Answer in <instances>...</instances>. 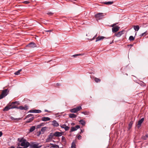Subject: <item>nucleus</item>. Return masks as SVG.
Masks as SVG:
<instances>
[{
	"label": "nucleus",
	"mask_w": 148,
	"mask_h": 148,
	"mask_svg": "<svg viewBox=\"0 0 148 148\" xmlns=\"http://www.w3.org/2000/svg\"><path fill=\"white\" fill-rule=\"evenodd\" d=\"M60 84H59V83H57V84H56V85H57V86H60Z\"/></svg>",
	"instance_id": "13d9d810"
},
{
	"label": "nucleus",
	"mask_w": 148,
	"mask_h": 148,
	"mask_svg": "<svg viewBox=\"0 0 148 148\" xmlns=\"http://www.w3.org/2000/svg\"><path fill=\"white\" fill-rule=\"evenodd\" d=\"M41 127V125L40 124L37 125L36 126V128L37 129L40 128Z\"/></svg>",
	"instance_id": "a18cd8bd"
},
{
	"label": "nucleus",
	"mask_w": 148,
	"mask_h": 148,
	"mask_svg": "<svg viewBox=\"0 0 148 148\" xmlns=\"http://www.w3.org/2000/svg\"><path fill=\"white\" fill-rule=\"evenodd\" d=\"M45 112H49V111L47 110H45Z\"/></svg>",
	"instance_id": "bf43d9fd"
},
{
	"label": "nucleus",
	"mask_w": 148,
	"mask_h": 148,
	"mask_svg": "<svg viewBox=\"0 0 148 148\" xmlns=\"http://www.w3.org/2000/svg\"><path fill=\"white\" fill-rule=\"evenodd\" d=\"M84 129H83V130L82 129V130H81V132H80V133H82L84 132Z\"/></svg>",
	"instance_id": "603ef678"
},
{
	"label": "nucleus",
	"mask_w": 148,
	"mask_h": 148,
	"mask_svg": "<svg viewBox=\"0 0 148 148\" xmlns=\"http://www.w3.org/2000/svg\"><path fill=\"white\" fill-rule=\"evenodd\" d=\"M62 142H64L65 143H66V138L64 137L63 136H62Z\"/></svg>",
	"instance_id": "bb28decb"
},
{
	"label": "nucleus",
	"mask_w": 148,
	"mask_h": 148,
	"mask_svg": "<svg viewBox=\"0 0 148 148\" xmlns=\"http://www.w3.org/2000/svg\"><path fill=\"white\" fill-rule=\"evenodd\" d=\"M41 147V146H38V147H39V148H40Z\"/></svg>",
	"instance_id": "e2e57ef3"
},
{
	"label": "nucleus",
	"mask_w": 148,
	"mask_h": 148,
	"mask_svg": "<svg viewBox=\"0 0 148 148\" xmlns=\"http://www.w3.org/2000/svg\"><path fill=\"white\" fill-rule=\"evenodd\" d=\"M47 129V127H43L42 128L41 130V131L42 132V134H43L44 133V132Z\"/></svg>",
	"instance_id": "b1692460"
},
{
	"label": "nucleus",
	"mask_w": 148,
	"mask_h": 148,
	"mask_svg": "<svg viewBox=\"0 0 148 148\" xmlns=\"http://www.w3.org/2000/svg\"><path fill=\"white\" fill-rule=\"evenodd\" d=\"M115 25V24H113L112 25V32H116L118 31L120 28V27L118 26L117 25L115 26L114 27L113 26Z\"/></svg>",
	"instance_id": "39448f33"
},
{
	"label": "nucleus",
	"mask_w": 148,
	"mask_h": 148,
	"mask_svg": "<svg viewBox=\"0 0 148 148\" xmlns=\"http://www.w3.org/2000/svg\"><path fill=\"white\" fill-rule=\"evenodd\" d=\"M36 127L35 126H32L29 129V131L30 132H33L35 129Z\"/></svg>",
	"instance_id": "4be33fe9"
},
{
	"label": "nucleus",
	"mask_w": 148,
	"mask_h": 148,
	"mask_svg": "<svg viewBox=\"0 0 148 148\" xmlns=\"http://www.w3.org/2000/svg\"><path fill=\"white\" fill-rule=\"evenodd\" d=\"M95 81L96 83L100 82L101 81V80L95 77Z\"/></svg>",
	"instance_id": "2f4dec72"
},
{
	"label": "nucleus",
	"mask_w": 148,
	"mask_h": 148,
	"mask_svg": "<svg viewBox=\"0 0 148 148\" xmlns=\"http://www.w3.org/2000/svg\"><path fill=\"white\" fill-rule=\"evenodd\" d=\"M60 126L62 128H64V127H65L66 126V125L65 124H64L60 125Z\"/></svg>",
	"instance_id": "ea45409f"
},
{
	"label": "nucleus",
	"mask_w": 148,
	"mask_h": 148,
	"mask_svg": "<svg viewBox=\"0 0 148 148\" xmlns=\"http://www.w3.org/2000/svg\"><path fill=\"white\" fill-rule=\"evenodd\" d=\"M124 31V30H123L122 31L118 32L117 34H115L114 35L117 37H119L123 34V32Z\"/></svg>",
	"instance_id": "9d476101"
},
{
	"label": "nucleus",
	"mask_w": 148,
	"mask_h": 148,
	"mask_svg": "<svg viewBox=\"0 0 148 148\" xmlns=\"http://www.w3.org/2000/svg\"><path fill=\"white\" fill-rule=\"evenodd\" d=\"M51 31H52V30H49L46 31L45 32H51Z\"/></svg>",
	"instance_id": "5fc2aeb1"
},
{
	"label": "nucleus",
	"mask_w": 148,
	"mask_h": 148,
	"mask_svg": "<svg viewBox=\"0 0 148 148\" xmlns=\"http://www.w3.org/2000/svg\"><path fill=\"white\" fill-rule=\"evenodd\" d=\"M34 117H32V118H30L28 120L26 121L25 123H30L34 119Z\"/></svg>",
	"instance_id": "f3484780"
},
{
	"label": "nucleus",
	"mask_w": 148,
	"mask_h": 148,
	"mask_svg": "<svg viewBox=\"0 0 148 148\" xmlns=\"http://www.w3.org/2000/svg\"><path fill=\"white\" fill-rule=\"evenodd\" d=\"M10 105H11L10 107V109H13V108H18V107L14 105H12V104Z\"/></svg>",
	"instance_id": "72a5a7b5"
},
{
	"label": "nucleus",
	"mask_w": 148,
	"mask_h": 148,
	"mask_svg": "<svg viewBox=\"0 0 148 148\" xmlns=\"http://www.w3.org/2000/svg\"><path fill=\"white\" fill-rule=\"evenodd\" d=\"M9 148H15V147L13 146H11L10 147H9Z\"/></svg>",
	"instance_id": "4d7b16f0"
},
{
	"label": "nucleus",
	"mask_w": 148,
	"mask_h": 148,
	"mask_svg": "<svg viewBox=\"0 0 148 148\" xmlns=\"http://www.w3.org/2000/svg\"><path fill=\"white\" fill-rule=\"evenodd\" d=\"M84 53L76 54H75V55H73V56L74 57H75L77 56H82V55H84Z\"/></svg>",
	"instance_id": "e433bc0d"
},
{
	"label": "nucleus",
	"mask_w": 148,
	"mask_h": 148,
	"mask_svg": "<svg viewBox=\"0 0 148 148\" xmlns=\"http://www.w3.org/2000/svg\"><path fill=\"white\" fill-rule=\"evenodd\" d=\"M48 15L49 16H51L53 14V13H52L51 12H49L47 13Z\"/></svg>",
	"instance_id": "a19ab883"
},
{
	"label": "nucleus",
	"mask_w": 148,
	"mask_h": 148,
	"mask_svg": "<svg viewBox=\"0 0 148 148\" xmlns=\"http://www.w3.org/2000/svg\"><path fill=\"white\" fill-rule=\"evenodd\" d=\"M105 38V37H103V36H99L98 37H97L96 38V40L95 41V42H97L98 41L101 40Z\"/></svg>",
	"instance_id": "2eb2a0df"
},
{
	"label": "nucleus",
	"mask_w": 148,
	"mask_h": 148,
	"mask_svg": "<svg viewBox=\"0 0 148 148\" xmlns=\"http://www.w3.org/2000/svg\"><path fill=\"white\" fill-rule=\"evenodd\" d=\"M147 31H146L144 33H142L140 35V36L141 37H142V36H143V35H144L145 34L147 33Z\"/></svg>",
	"instance_id": "37998d69"
},
{
	"label": "nucleus",
	"mask_w": 148,
	"mask_h": 148,
	"mask_svg": "<svg viewBox=\"0 0 148 148\" xmlns=\"http://www.w3.org/2000/svg\"><path fill=\"white\" fill-rule=\"evenodd\" d=\"M24 3H25L26 4H28V3H29V2L28 1H25L24 2Z\"/></svg>",
	"instance_id": "3c124183"
},
{
	"label": "nucleus",
	"mask_w": 148,
	"mask_h": 148,
	"mask_svg": "<svg viewBox=\"0 0 148 148\" xmlns=\"http://www.w3.org/2000/svg\"><path fill=\"white\" fill-rule=\"evenodd\" d=\"M51 61V60H50V61H49V62H50Z\"/></svg>",
	"instance_id": "69168bd1"
},
{
	"label": "nucleus",
	"mask_w": 148,
	"mask_h": 148,
	"mask_svg": "<svg viewBox=\"0 0 148 148\" xmlns=\"http://www.w3.org/2000/svg\"><path fill=\"white\" fill-rule=\"evenodd\" d=\"M69 127L66 126L65 127H64V129L66 131L69 130Z\"/></svg>",
	"instance_id": "4c0bfd02"
},
{
	"label": "nucleus",
	"mask_w": 148,
	"mask_h": 148,
	"mask_svg": "<svg viewBox=\"0 0 148 148\" xmlns=\"http://www.w3.org/2000/svg\"><path fill=\"white\" fill-rule=\"evenodd\" d=\"M40 125L41 126H43L44 125V124L43 123H42L40 124Z\"/></svg>",
	"instance_id": "09e8293b"
},
{
	"label": "nucleus",
	"mask_w": 148,
	"mask_h": 148,
	"mask_svg": "<svg viewBox=\"0 0 148 148\" xmlns=\"http://www.w3.org/2000/svg\"><path fill=\"white\" fill-rule=\"evenodd\" d=\"M148 138V134H146L145 136H142L141 138L143 140H146Z\"/></svg>",
	"instance_id": "5701e85b"
},
{
	"label": "nucleus",
	"mask_w": 148,
	"mask_h": 148,
	"mask_svg": "<svg viewBox=\"0 0 148 148\" xmlns=\"http://www.w3.org/2000/svg\"><path fill=\"white\" fill-rule=\"evenodd\" d=\"M82 113L84 114L85 115H89L90 114V113L89 112H82Z\"/></svg>",
	"instance_id": "c85d7f7f"
},
{
	"label": "nucleus",
	"mask_w": 148,
	"mask_h": 148,
	"mask_svg": "<svg viewBox=\"0 0 148 148\" xmlns=\"http://www.w3.org/2000/svg\"><path fill=\"white\" fill-rule=\"evenodd\" d=\"M42 121H46L50 120V118L48 117H44L42 118Z\"/></svg>",
	"instance_id": "ddd939ff"
},
{
	"label": "nucleus",
	"mask_w": 148,
	"mask_h": 148,
	"mask_svg": "<svg viewBox=\"0 0 148 148\" xmlns=\"http://www.w3.org/2000/svg\"><path fill=\"white\" fill-rule=\"evenodd\" d=\"M77 138L79 140H80L82 138V136L80 135H79L78 136Z\"/></svg>",
	"instance_id": "c03bdc74"
},
{
	"label": "nucleus",
	"mask_w": 148,
	"mask_h": 148,
	"mask_svg": "<svg viewBox=\"0 0 148 148\" xmlns=\"http://www.w3.org/2000/svg\"><path fill=\"white\" fill-rule=\"evenodd\" d=\"M77 116V115L74 114H71L69 115V117L70 118H75Z\"/></svg>",
	"instance_id": "6ab92c4d"
},
{
	"label": "nucleus",
	"mask_w": 148,
	"mask_h": 148,
	"mask_svg": "<svg viewBox=\"0 0 148 148\" xmlns=\"http://www.w3.org/2000/svg\"><path fill=\"white\" fill-rule=\"evenodd\" d=\"M18 141L21 143L20 145L21 146L24 147V148H27L28 147L30 144L26 140L23 138H18Z\"/></svg>",
	"instance_id": "f257e3e1"
},
{
	"label": "nucleus",
	"mask_w": 148,
	"mask_h": 148,
	"mask_svg": "<svg viewBox=\"0 0 148 148\" xmlns=\"http://www.w3.org/2000/svg\"><path fill=\"white\" fill-rule=\"evenodd\" d=\"M10 119L12 120H20V118H19V119H15L14 118H13V117L12 116H11L10 117Z\"/></svg>",
	"instance_id": "58836bf2"
},
{
	"label": "nucleus",
	"mask_w": 148,
	"mask_h": 148,
	"mask_svg": "<svg viewBox=\"0 0 148 148\" xmlns=\"http://www.w3.org/2000/svg\"><path fill=\"white\" fill-rule=\"evenodd\" d=\"M97 34H96L94 37L93 38H92V40H93L97 36Z\"/></svg>",
	"instance_id": "6e6d98bb"
},
{
	"label": "nucleus",
	"mask_w": 148,
	"mask_h": 148,
	"mask_svg": "<svg viewBox=\"0 0 148 148\" xmlns=\"http://www.w3.org/2000/svg\"><path fill=\"white\" fill-rule=\"evenodd\" d=\"M134 29L136 31H138L139 29V27L138 25H134L133 26Z\"/></svg>",
	"instance_id": "aec40b11"
},
{
	"label": "nucleus",
	"mask_w": 148,
	"mask_h": 148,
	"mask_svg": "<svg viewBox=\"0 0 148 148\" xmlns=\"http://www.w3.org/2000/svg\"><path fill=\"white\" fill-rule=\"evenodd\" d=\"M26 47L29 48H34L37 47V46L34 42H31L27 45Z\"/></svg>",
	"instance_id": "20e7f679"
},
{
	"label": "nucleus",
	"mask_w": 148,
	"mask_h": 148,
	"mask_svg": "<svg viewBox=\"0 0 148 148\" xmlns=\"http://www.w3.org/2000/svg\"><path fill=\"white\" fill-rule=\"evenodd\" d=\"M33 116H33V114H29L27 116H26V117L25 119L26 118H27Z\"/></svg>",
	"instance_id": "c9c22d12"
},
{
	"label": "nucleus",
	"mask_w": 148,
	"mask_h": 148,
	"mask_svg": "<svg viewBox=\"0 0 148 148\" xmlns=\"http://www.w3.org/2000/svg\"><path fill=\"white\" fill-rule=\"evenodd\" d=\"M82 109L81 106H79L75 108H73L70 110V111L73 113H75L79 110Z\"/></svg>",
	"instance_id": "7ed1b4c3"
},
{
	"label": "nucleus",
	"mask_w": 148,
	"mask_h": 148,
	"mask_svg": "<svg viewBox=\"0 0 148 148\" xmlns=\"http://www.w3.org/2000/svg\"><path fill=\"white\" fill-rule=\"evenodd\" d=\"M29 108L28 106L27 105H25L24 106H20L17 108V109H19L21 110H27Z\"/></svg>",
	"instance_id": "423d86ee"
},
{
	"label": "nucleus",
	"mask_w": 148,
	"mask_h": 148,
	"mask_svg": "<svg viewBox=\"0 0 148 148\" xmlns=\"http://www.w3.org/2000/svg\"><path fill=\"white\" fill-rule=\"evenodd\" d=\"M29 112L30 113H39L41 112V111L39 110H30Z\"/></svg>",
	"instance_id": "1a4fd4ad"
},
{
	"label": "nucleus",
	"mask_w": 148,
	"mask_h": 148,
	"mask_svg": "<svg viewBox=\"0 0 148 148\" xmlns=\"http://www.w3.org/2000/svg\"><path fill=\"white\" fill-rule=\"evenodd\" d=\"M113 3V1H105L104 2V3L106 5H109L112 4Z\"/></svg>",
	"instance_id": "a211bd4d"
},
{
	"label": "nucleus",
	"mask_w": 148,
	"mask_h": 148,
	"mask_svg": "<svg viewBox=\"0 0 148 148\" xmlns=\"http://www.w3.org/2000/svg\"><path fill=\"white\" fill-rule=\"evenodd\" d=\"M50 144L51 145H52L53 146L52 147H50V148H51L52 147L59 148V146L58 145H56V144L54 145L51 143Z\"/></svg>",
	"instance_id": "a878e982"
},
{
	"label": "nucleus",
	"mask_w": 148,
	"mask_h": 148,
	"mask_svg": "<svg viewBox=\"0 0 148 148\" xmlns=\"http://www.w3.org/2000/svg\"><path fill=\"white\" fill-rule=\"evenodd\" d=\"M71 147L72 148H76V145H75V143L74 141L72 142L71 144Z\"/></svg>",
	"instance_id": "393cba45"
},
{
	"label": "nucleus",
	"mask_w": 148,
	"mask_h": 148,
	"mask_svg": "<svg viewBox=\"0 0 148 148\" xmlns=\"http://www.w3.org/2000/svg\"><path fill=\"white\" fill-rule=\"evenodd\" d=\"M95 16L96 18H101L103 16V13H98L96 14Z\"/></svg>",
	"instance_id": "6e6552de"
},
{
	"label": "nucleus",
	"mask_w": 148,
	"mask_h": 148,
	"mask_svg": "<svg viewBox=\"0 0 148 148\" xmlns=\"http://www.w3.org/2000/svg\"><path fill=\"white\" fill-rule=\"evenodd\" d=\"M59 148H63V147H59Z\"/></svg>",
	"instance_id": "0e129e2a"
},
{
	"label": "nucleus",
	"mask_w": 148,
	"mask_h": 148,
	"mask_svg": "<svg viewBox=\"0 0 148 148\" xmlns=\"http://www.w3.org/2000/svg\"><path fill=\"white\" fill-rule=\"evenodd\" d=\"M144 121V118H143L138 121V123L137 124V127L138 128H139L140 127L141 124Z\"/></svg>",
	"instance_id": "0eeeda50"
},
{
	"label": "nucleus",
	"mask_w": 148,
	"mask_h": 148,
	"mask_svg": "<svg viewBox=\"0 0 148 148\" xmlns=\"http://www.w3.org/2000/svg\"><path fill=\"white\" fill-rule=\"evenodd\" d=\"M135 39L134 37L132 36H130L129 40L131 41L134 40Z\"/></svg>",
	"instance_id": "7c9ffc66"
},
{
	"label": "nucleus",
	"mask_w": 148,
	"mask_h": 148,
	"mask_svg": "<svg viewBox=\"0 0 148 148\" xmlns=\"http://www.w3.org/2000/svg\"><path fill=\"white\" fill-rule=\"evenodd\" d=\"M133 123V122L132 121H131L129 124V127L130 128H131Z\"/></svg>",
	"instance_id": "473e14b6"
},
{
	"label": "nucleus",
	"mask_w": 148,
	"mask_h": 148,
	"mask_svg": "<svg viewBox=\"0 0 148 148\" xmlns=\"http://www.w3.org/2000/svg\"><path fill=\"white\" fill-rule=\"evenodd\" d=\"M9 92V90L7 89L2 90V93L0 95V99L5 97L8 94Z\"/></svg>",
	"instance_id": "f03ea898"
},
{
	"label": "nucleus",
	"mask_w": 148,
	"mask_h": 148,
	"mask_svg": "<svg viewBox=\"0 0 148 148\" xmlns=\"http://www.w3.org/2000/svg\"><path fill=\"white\" fill-rule=\"evenodd\" d=\"M38 144H34L32 146L31 148H39L38 147Z\"/></svg>",
	"instance_id": "c756f323"
},
{
	"label": "nucleus",
	"mask_w": 148,
	"mask_h": 148,
	"mask_svg": "<svg viewBox=\"0 0 148 148\" xmlns=\"http://www.w3.org/2000/svg\"><path fill=\"white\" fill-rule=\"evenodd\" d=\"M54 135L56 137H60L61 136L62 134V132H55L54 133Z\"/></svg>",
	"instance_id": "9b49d317"
},
{
	"label": "nucleus",
	"mask_w": 148,
	"mask_h": 148,
	"mask_svg": "<svg viewBox=\"0 0 148 148\" xmlns=\"http://www.w3.org/2000/svg\"><path fill=\"white\" fill-rule=\"evenodd\" d=\"M54 134L51 133L48 136V138L46 140V141L47 142V139H52V138L53 137V136H55L54 135Z\"/></svg>",
	"instance_id": "4468645a"
},
{
	"label": "nucleus",
	"mask_w": 148,
	"mask_h": 148,
	"mask_svg": "<svg viewBox=\"0 0 148 148\" xmlns=\"http://www.w3.org/2000/svg\"><path fill=\"white\" fill-rule=\"evenodd\" d=\"M40 125L41 126H43L44 125V124L43 123H42L40 124Z\"/></svg>",
	"instance_id": "de8ad7c7"
},
{
	"label": "nucleus",
	"mask_w": 148,
	"mask_h": 148,
	"mask_svg": "<svg viewBox=\"0 0 148 148\" xmlns=\"http://www.w3.org/2000/svg\"><path fill=\"white\" fill-rule=\"evenodd\" d=\"M52 125L54 127H58L59 126L58 123L56 120H53L52 122Z\"/></svg>",
	"instance_id": "f8f14e48"
},
{
	"label": "nucleus",
	"mask_w": 148,
	"mask_h": 148,
	"mask_svg": "<svg viewBox=\"0 0 148 148\" xmlns=\"http://www.w3.org/2000/svg\"><path fill=\"white\" fill-rule=\"evenodd\" d=\"M42 134V132H41V131H39V132H38V135H38V136L39 135H40V134Z\"/></svg>",
	"instance_id": "8fccbe9b"
},
{
	"label": "nucleus",
	"mask_w": 148,
	"mask_h": 148,
	"mask_svg": "<svg viewBox=\"0 0 148 148\" xmlns=\"http://www.w3.org/2000/svg\"><path fill=\"white\" fill-rule=\"evenodd\" d=\"M75 127V128L76 129V130H77V129L80 128V126L79 125H76Z\"/></svg>",
	"instance_id": "79ce46f5"
},
{
	"label": "nucleus",
	"mask_w": 148,
	"mask_h": 148,
	"mask_svg": "<svg viewBox=\"0 0 148 148\" xmlns=\"http://www.w3.org/2000/svg\"><path fill=\"white\" fill-rule=\"evenodd\" d=\"M18 103V102L17 101H15V102H12V104H17Z\"/></svg>",
	"instance_id": "49530a36"
},
{
	"label": "nucleus",
	"mask_w": 148,
	"mask_h": 148,
	"mask_svg": "<svg viewBox=\"0 0 148 148\" xmlns=\"http://www.w3.org/2000/svg\"><path fill=\"white\" fill-rule=\"evenodd\" d=\"M3 133L1 132H0V137H1Z\"/></svg>",
	"instance_id": "864d4df0"
},
{
	"label": "nucleus",
	"mask_w": 148,
	"mask_h": 148,
	"mask_svg": "<svg viewBox=\"0 0 148 148\" xmlns=\"http://www.w3.org/2000/svg\"><path fill=\"white\" fill-rule=\"evenodd\" d=\"M22 70L21 69L17 71L16 72L14 73V74L15 75H18L20 74V72Z\"/></svg>",
	"instance_id": "cd10ccee"
},
{
	"label": "nucleus",
	"mask_w": 148,
	"mask_h": 148,
	"mask_svg": "<svg viewBox=\"0 0 148 148\" xmlns=\"http://www.w3.org/2000/svg\"><path fill=\"white\" fill-rule=\"evenodd\" d=\"M128 46H130L131 47H132V46H133V45H128Z\"/></svg>",
	"instance_id": "680f3d73"
},
{
	"label": "nucleus",
	"mask_w": 148,
	"mask_h": 148,
	"mask_svg": "<svg viewBox=\"0 0 148 148\" xmlns=\"http://www.w3.org/2000/svg\"><path fill=\"white\" fill-rule=\"evenodd\" d=\"M74 124H75V123H71V125H74Z\"/></svg>",
	"instance_id": "052dcab7"
},
{
	"label": "nucleus",
	"mask_w": 148,
	"mask_h": 148,
	"mask_svg": "<svg viewBox=\"0 0 148 148\" xmlns=\"http://www.w3.org/2000/svg\"><path fill=\"white\" fill-rule=\"evenodd\" d=\"M79 122L82 125H85L86 124L85 121L83 120H81L79 121Z\"/></svg>",
	"instance_id": "412c9836"
},
{
	"label": "nucleus",
	"mask_w": 148,
	"mask_h": 148,
	"mask_svg": "<svg viewBox=\"0 0 148 148\" xmlns=\"http://www.w3.org/2000/svg\"><path fill=\"white\" fill-rule=\"evenodd\" d=\"M76 130V129L75 128V127H71V128L70 132H73L74 131H75Z\"/></svg>",
	"instance_id": "f704fd0d"
},
{
	"label": "nucleus",
	"mask_w": 148,
	"mask_h": 148,
	"mask_svg": "<svg viewBox=\"0 0 148 148\" xmlns=\"http://www.w3.org/2000/svg\"><path fill=\"white\" fill-rule=\"evenodd\" d=\"M11 105H8L5 107L3 110L4 111H7L10 109V107Z\"/></svg>",
	"instance_id": "dca6fc26"
}]
</instances>
